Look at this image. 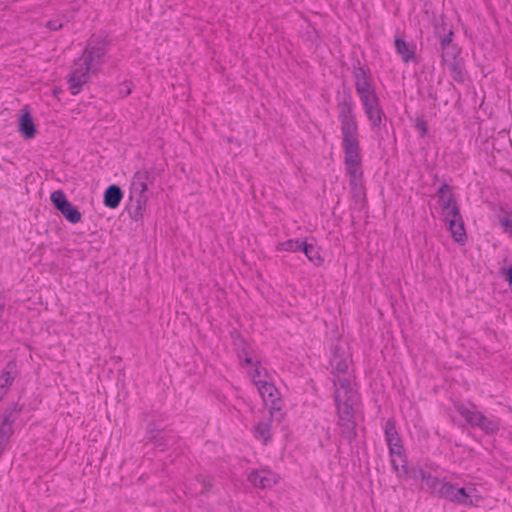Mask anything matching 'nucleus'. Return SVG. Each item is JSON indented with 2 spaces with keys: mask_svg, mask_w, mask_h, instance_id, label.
<instances>
[{
  "mask_svg": "<svg viewBox=\"0 0 512 512\" xmlns=\"http://www.w3.org/2000/svg\"><path fill=\"white\" fill-rule=\"evenodd\" d=\"M19 131L26 139H32L36 135V127L33 123L31 114L26 111L23 112L19 118Z\"/></svg>",
  "mask_w": 512,
  "mask_h": 512,
  "instance_id": "nucleus-17",
  "label": "nucleus"
},
{
  "mask_svg": "<svg viewBox=\"0 0 512 512\" xmlns=\"http://www.w3.org/2000/svg\"><path fill=\"white\" fill-rule=\"evenodd\" d=\"M302 251L308 260L315 266H320L323 263V258L320 255L319 248L313 244H308L305 242Z\"/></svg>",
  "mask_w": 512,
  "mask_h": 512,
  "instance_id": "nucleus-21",
  "label": "nucleus"
},
{
  "mask_svg": "<svg viewBox=\"0 0 512 512\" xmlns=\"http://www.w3.org/2000/svg\"><path fill=\"white\" fill-rule=\"evenodd\" d=\"M384 430H385V437H386V439L391 437V436H394V435L398 434L397 431H396L395 423L391 419L386 421Z\"/></svg>",
  "mask_w": 512,
  "mask_h": 512,
  "instance_id": "nucleus-26",
  "label": "nucleus"
},
{
  "mask_svg": "<svg viewBox=\"0 0 512 512\" xmlns=\"http://www.w3.org/2000/svg\"><path fill=\"white\" fill-rule=\"evenodd\" d=\"M421 478L423 481V488H426L431 493L443 498L444 490L447 486H449V482L445 480H440L436 477L431 476L430 474H426L423 471H421Z\"/></svg>",
  "mask_w": 512,
  "mask_h": 512,
  "instance_id": "nucleus-15",
  "label": "nucleus"
},
{
  "mask_svg": "<svg viewBox=\"0 0 512 512\" xmlns=\"http://www.w3.org/2000/svg\"><path fill=\"white\" fill-rule=\"evenodd\" d=\"M123 198L121 189L116 185L109 186L104 193L105 206L115 209L119 206Z\"/></svg>",
  "mask_w": 512,
  "mask_h": 512,
  "instance_id": "nucleus-18",
  "label": "nucleus"
},
{
  "mask_svg": "<svg viewBox=\"0 0 512 512\" xmlns=\"http://www.w3.org/2000/svg\"><path fill=\"white\" fill-rule=\"evenodd\" d=\"M450 68L460 76V71H458V64L456 62L451 63Z\"/></svg>",
  "mask_w": 512,
  "mask_h": 512,
  "instance_id": "nucleus-30",
  "label": "nucleus"
},
{
  "mask_svg": "<svg viewBox=\"0 0 512 512\" xmlns=\"http://www.w3.org/2000/svg\"><path fill=\"white\" fill-rule=\"evenodd\" d=\"M453 32L450 30L447 35H445L441 39V49H442V57L444 62H449L450 50L456 51L454 46H451L452 43Z\"/></svg>",
  "mask_w": 512,
  "mask_h": 512,
  "instance_id": "nucleus-23",
  "label": "nucleus"
},
{
  "mask_svg": "<svg viewBox=\"0 0 512 512\" xmlns=\"http://www.w3.org/2000/svg\"><path fill=\"white\" fill-rule=\"evenodd\" d=\"M166 436V432L159 431L156 434L151 433V435L149 436V440L155 443V445L159 447L161 450H163L164 447L166 446Z\"/></svg>",
  "mask_w": 512,
  "mask_h": 512,
  "instance_id": "nucleus-24",
  "label": "nucleus"
},
{
  "mask_svg": "<svg viewBox=\"0 0 512 512\" xmlns=\"http://www.w3.org/2000/svg\"><path fill=\"white\" fill-rule=\"evenodd\" d=\"M106 46L103 43L94 44L92 41L86 47L83 55L74 63L69 77L72 94H77L82 85L87 83L89 76L96 73L104 61Z\"/></svg>",
  "mask_w": 512,
  "mask_h": 512,
  "instance_id": "nucleus-3",
  "label": "nucleus"
},
{
  "mask_svg": "<svg viewBox=\"0 0 512 512\" xmlns=\"http://www.w3.org/2000/svg\"><path fill=\"white\" fill-rule=\"evenodd\" d=\"M50 199L54 206L69 222L75 224L81 221V213L72 203L67 200L65 194L61 190L52 192Z\"/></svg>",
  "mask_w": 512,
  "mask_h": 512,
  "instance_id": "nucleus-9",
  "label": "nucleus"
},
{
  "mask_svg": "<svg viewBox=\"0 0 512 512\" xmlns=\"http://www.w3.org/2000/svg\"><path fill=\"white\" fill-rule=\"evenodd\" d=\"M330 364L336 378L335 405L338 424L342 427L344 434L351 435L355 428L354 407L358 397L349 373L350 354L344 347L337 345L334 347Z\"/></svg>",
  "mask_w": 512,
  "mask_h": 512,
  "instance_id": "nucleus-1",
  "label": "nucleus"
},
{
  "mask_svg": "<svg viewBox=\"0 0 512 512\" xmlns=\"http://www.w3.org/2000/svg\"><path fill=\"white\" fill-rule=\"evenodd\" d=\"M235 346L241 366L249 374L255 385L258 384V380L266 381L270 379L267 370L254 357L252 347L245 340L238 339Z\"/></svg>",
  "mask_w": 512,
  "mask_h": 512,
  "instance_id": "nucleus-6",
  "label": "nucleus"
},
{
  "mask_svg": "<svg viewBox=\"0 0 512 512\" xmlns=\"http://www.w3.org/2000/svg\"><path fill=\"white\" fill-rule=\"evenodd\" d=\"M416 128L421 132L422 135H425L427 132V124L424 120L418 119L416 122Z\"/></svg>",
  "mask_w": 512,
  "mask_h": 512,
  "instance_id": "nucleus-27",
  "label": "nucleus"
},
{
  "mask_svg": "<svg viewBox=\"0 0 512 512\" xmlns=\"http://www.w3.org/2000/svg\"><path fill=\"white\" fill-rule=\"evenodd\" d=\"M364 112L370 122L371 129L376 131L380 128L384 112L380 106L378 96L372 99L362 101Z\"/></svg>",
  "mask_w": 512,
  "mask_h": 512,
  "instance_id": "nucleus-11",
  "label": "nucleus"
},
{
  "mask_svg": "<svg viewBox=\"0 0 512 512\" xmlns=\"http://www.w3.org/2000/svg\"><path fill=\"white\" fill-rule=\"evenodd\" d=\"M443 498L451 502L470 507L479 506L483 499L479 486L471 482L462 487H458L450 483L444 490Z\"/></svg>",
  "mask_w": 512,
  "mask_h": 512,
  "instance_id": "nucleus-7",
  "label": "nucleus"
},
{
  "mask_svg": "<svg viewBox=\"0 0 512 512\" xmlns=\"http://www.w3.org/2000/svg\"><path fill=\"white\" fill-rule=\"evenodd\" d=\"M354 78L356 92L361 102L377 97L373 81L370 75L363 68L355 70Z\"/></svg>",
  "mask_w": 512,
  "mask_h": 512,
  "instance_id": "nucleus-10",
  "label": "nucleus"
},
{
  "mask_svg": "<svg viewBox=\"0 0 512 512\" xmlns=\"http://www.w3.org/2000/svg\"><path fill=\"white\" fill-rule=\"evenodd\" d=\"M395 46L397 53L401 56L404 62H409L414 58L416 49L414 44L407 43L403 39L397 38L395 40Z\"/></svg>",
  "mask_w": 512,
  "mask_h": 512,
  "instance_id": "nucleus-19",
  "label": "nucleus"
},
{
  "mask_svg": "<svg viewBox=\"0 0 512 512\" xmlns=\"http://www.w3.org/2000/svg\"><path fill=\"white\" fill-rule=\"evenodd\" d=\"M305 241L300 239H289L283 242L278 243L277 250L278 251H286V252H298L302 251Z\"/></svg>",
  "mask_w": 512,
  "mask_h": 512,
  "instance_id": "nucleus-22",
  "label": "nucleus"
},
{
  "mask_svg": "<svg viewBox=\"0 0 512 512\" xmlns=\"http://www.w3.org/2000/svg\"><path fill=\"white\" fill-rule=\"evenodd\" d=\"M13 378V375L9 371H5L0 376V399L6 393ZM18 412L19 409L15 403L8 405L5 409L0 411V456L6 449L13 434V424L18 416Z\"/></svg>",
  "mask_w": 512,
  "mask_h": 512,
  "instance_id": "nucleus-5",
  "label": "nucleus"
},
{
  "mask_svg": "<svg viewBox=\"0 0 512 512\" xmlns=\"http://www.w3.org/2000/svg\"><path fill=\"white\" fill-rule=\"evenodd\" d=\"M386 441L389 447L392 467L400 477L402 473H406L405 467L403 465L400 467L398 461V459L402 461L403 448L401 445V440L398 434H396L394 436L387 438Z\"/></svg>",
  "mask_w": 512,
  "mask_h": 512,
  "instance_id": "nucleus-13",
  "label": "nucleus"
},
{
  "mask_svg": "<svg viewBox=\"0 0 512 512\" xmlns=\"http://www.w3.org/2000/svg\"><path fill=\"white\" fill-rule=\"evenodd\" d=\"M278 476L270 470L262 469L253 471L248 476V481L254 486L261 489L272 488L278 483Z\"/></svg>",
  "mask_w": 512,
  "mask_h": 512,
  "instance_id": "nucleus-12",
  "label": "nucleus"
},
{
  "mask_svg": "<svg viewBox=\"0 0 512 512\" xmlns=\"http://www.w3.org/2000/svg\"><path fill=\"white\" fill-rule=\"evenodd\" d=\"M435 197L437 205H435L434 209L440 213L448 224L455 241L463 243L465 239L464 224L450 187L443 185Z\"/></svg>",
  "mask_w": 512,
  "mask_h": 512,
  "instance_id": "nucleus-4",
  "label": "nucleus"
},
{
  "mask_svg": "<svg viewBox=\"0 0 512 512\" xmlns=\"http://www.w3.org/2000/svg\"><path fill=\"white\" fill-rule=\"evenodd\" d=\"M457 410L468 424L479 427L486 434H494L498 431L499 422L495 418H487L481 413L464 406H459Z\"/></svg>",
  "mask_w": 512,
  "mask_h": 512,
  "instance_id": "nucleus-8",
  "label": "nucleus"
},
{
  "mask_svg": "<svg viewBox=\"0 0 512 512\" xmlns=\"http://www.w3.org/2000/svg\"><path fill=\"white\" fill-rule=\"evenodd\" d=\"M260 396L263 401L268 404L271 403V408L276 409L279 408L277 405V389L273 385L270 379L266 381L258 380V384L256 385Z\"/></svg>",
  "mask_w": 512,
  "mask_h": 512,
  "instance_id": "nucleus-14",
  "label": "nucleus"
},
{
  "mask_svg": "<svg viewBox=\"0 0 512 512\" xmlns=\"http://www.w3.org/2000/svg\"><path fill=\"white\" fill-rule=\"evenodd\" d=\"M500 223L504 231L512 237V218L508 215L501 216Z\"/></svg>",
  "mask_w": 512,
  "mask_h": 512,
  "instance_id": "nucleus-25",
  "label": "nucleus"
},
{
  "mask_svg": "<svg viewBox=\"0 0 512 512\" xmlns=\"http://www.w3.org/2000/svg\"><path fill=\"white\" fill-rule=\"evenodd\" d=\"M506 277L512 284V265L506 270Z\"/></svg>",
  "mask_w": 512,
  "mask_h": 512,
  "instance_id": "nucleus-29",
  "label": "nucleus"
},
{
  "mask_svg": "<svg viewBox=\"0 0 512 512\" xmlns=\"http://www.w3.org/2000/svg\"><path fill=\"white\" fill-rule=\"evenodd\" d=\"M271 412L257 423L253 430L254 437L263 443H267L271 436Z\"/></svg>",
  "mask_w": 512,
  "mask_h": 512,
  "instance_id": "nucleus-16",
  "label": "nucleus"
},
{
  "mask_svg": "<svg viewBox=\"0 0 512 512\" xmlns=\"http://www.w3.org/2000/svg\"><path fill=\"white\" fill-rule=\"evenodd\" d=\"M341 132L343 136V149L345 154L346 171L351 178L353 185H358L362 175L361 153L358 140V125L353 106L351 103H344L339 112Z\"/></svg>",
  "mask_w": 512,
  "mask_h": 512,
  "instance_id": "nucleus-2",
  "label": "nucleus"
},
{
  "mask_svg": "<svg viewBox=\"0 0 512 512\" xmlns=\"http://www.w3.org/2000/svg\"><path fill=\"white\" fill-rule=\"evenodd\" d=\"M149 173L147 171H138L135 173L132 181V187L134 191L139 192L143 195L148 190Z\"/></svg>",
  "mask_w": 512,
  "mask_h": 512,
  "instance_id": "nucleus-20",
  "label": "nucleus"
},
{
  "mask_svg": "<svg viewBox=\"0 0 512 512\" xmlns=\"http://www.w3.org/2000/svg\"><path fill=\"white\" fill-rule=\"evenodd\" d=\"M47 25L52 30H57L62 27V24L57 23V21H49Z\"/></svg>",
  "mask_w": 512,
  "mask_h": 512,
  "instance_id": "nucleus-28",
  "label": "nucleus"
}]
</instances>
